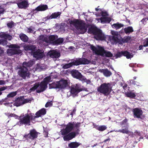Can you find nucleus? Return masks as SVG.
I'll use <instances>...</instances> for the list:
<instances>
[{
    "mask_svg": "<svg viewBox=\"0 0 148 148\" xmlns=\"http://www.w3.org/2000/svg\"><path fill=\"white\" fill-rule=\"evenodd\" d=\"M16 3L18 7L20 9H25L29 5L28 1L26 0H19Z\"/></svg>",
    "mask_w": 148,
    "mask_h": 148,
    "instance_id": "12",
    "label": "nucleus"
},
{
    "mask_svg": "<svg viewBox=\"0 0 148 148\" xmlns=\"http://www.w3.org/2000/svg\"><path fill=\"white\" fill-rule=\"evenodd\" d=\"M4 11L5 10L4 9L0 6V16L1 15V14H3Z\"/></svg>",
    "mask_w": 148,
    "mask_h": 148,
    "instance_id": "62",
    "label": "nucleus"
},
{
    "mask_svg": "<svg viewBox=\"0 0 148 148\" xmlns=\"http://www.w3.org/2000/svg\"><path fill=\"white\" fill-rule=\"evenodd\" d=\"M90 49L93 51H94L95 53L96 51L97 50V48L93 45H91Z\"/></svg>",
    "mask_w": 148,
    "mask_h": 148,
    "instance_id": "58",
    "label": "nucleus"
},
{
    "mask_svg": "<svg viewBox=\"0 0 148 148\" xmlns=\"http://www.w3.org/2000/svg\"><path fill=\"white\" fill-rule=\"evenodd\" d=\"M39 83H36L34 84V86L29 89L31 91H34L39 86Z\"/></svg>",
    "mask_w": 148,
    "mask_h": 148,
    "instance_id": "40",
    "label": "nucleus"
},
{
    "mask_svg": "<svg viewBox=\"0 0 148 148\" xmlns=\"http://www.w3.org/2000/svg\"><path fill=\"white\" fill-rule=\"evenodd\" d=\"M59 89H63L66 87L68 83L67 80H61L58 82Z\"/></svg>",
    "mask_w": 148,
    "mask_h": 148,
    "instance_id": "15",
    "label": "nucleus"
},
{
    "mask_svg": "<svg viewBox=\"0 0 148 148\" xmlns=\"http://www.w3.org/2000/svg\"><path fill=\"white\" fill-rule=\"evenodd\" d=\"M147 21V18H143L142 19L141 21V22H142L143 25H145L146 24Z\"/></svg>",
    "mask_w": 148,
    "mask_h": 148,
    "instance_id": "57",
    "label": "nucleus"
},
{
    "mask_svg": "<svg viewBox=\"0 0 148 148\" xmlns=\"http://www.w3.org/2000/svg\"><path fill=\"white\" fill-rule=\"evenodd\" d=\"M81 80L84 81L87 84H89L91 82L90 80L89 79H87L86 78L83 76Z\"/></svg>",
    "mask_w": 148,
    "mask_h": 148,
    "instance_id": "50",
    "label": "nucleus"
},
{
    "mask_svg": "<svg viewBox=\"0 0 148 148\" xmlns=\"http://www.w3.org/2000/svg\"><path fill=\"white\" fill-rule=\"evenodd\" d=\"M48 8V6L46 5H40L37 7L36 9V10L37 11H44Z\"/></svg>",
    "mask_w": 148,
    "mask_h": 148,
    "instance_id": "27",
    "label": "nucleus"
},
{
    "mask_svg": "<svg viewBox=\"0 0 148 148\" xmlns=\"http://www.w3.org/2000/svg\"><path fill=\"white\" fill-rule=\"evenodd\" d=\"M111 85L110 83H103L97 88V91L105 96H108L110 93V90L112 89Z\"/></svg>",
    "mask_w": 148,
    "mask_h": 148,
    "instance_id": "5",
    "label": "nucleus"
},
{
    "mask_svg": "<svg viewBox=\"0 0 148 148\" xmlns=\"http://www.w3.org/2000/svg\"><path fill=\"white\" fill-rule=\"evenodd\" d=\"M76 110L75 109H74L70 113V115L72 116V118L73 115L75 113Z\"/></svg>",
    "mask_w": 148,
    "mask_h": 148,
    "instance_id": "63",
    "label": "nucleus"
},
{
    "mask_svg": "<svg viewBox=\"0 0 148 148\" xmlns=\"http://www.w3.org/2000/svg\"><path fill=\"white\" fill-rule=\"evenodd\" d=\"M36 47L32 45H25L23 46L24 49L26 51H34Z\"/></svg>",
    "mask_w": 148,
    "mask_h": 148,
    "instance_id": "20",
    "label": "nucleus"
},
{
    "mask_svg": "<svg viewBox=\"0 0 148 148\" xmlns=\"http://www.w3.org/2000/svg\"><path fill=\"white\" fill-rule=\"evenodd\" d=\"M9 47L12 48H14V49H19L20 48V47L16 44H12L10 45Z\"/></svg>",
    "mask_w": 148,
    "mask_h": 148,
    "instance_id": "48",
    "label": "nucleus"
},
{
    "mask_svg": "<svg viewBox=\"0 0 148 148\" xmlns=\"http://www.w3.org/2000/svg\"><path fill=\"white\" fill-rule=\"evenodd\" d=\"M19 69L18 73L21 77L24 79H25L26 77L27 78L30 77V73L27 68L26 67L21 66L20 67Z\"/></svg>",
    "mask_w": 148,
    "mask_h": 148,
    "instance_id": "8",
    "label": "nucleus"
},
{
    "mask_svg": "<svg viewBox=\"0 0 148 148\" xmlns=\"http://www.w3.org/2000/svg\"><path fill=\"white\" fill-rule=\"evenodd\" d=\"M143 46L144 47H146L148 46V38H146L143 42Z\"/></svg>",
    "mask_w": 148,
    "mask_h": 148,
    "instance_id": "53",
    "label": "nucleus"
},
{
    "mask_svg": "<svg viewBox=\"0 0 148 148\" xmlns=\"http://www.w3.org/2000/svg\"><path fill=\"white\" fill-rule=\"evenodd\" d=\"M81 123L76 122L75 121L69 122L67 125H62L63 127H65V129L62 130H79L81 125Z\"/></svg>",
    "mask_w": 148,
    "mask_h": 148,
    "instance_id": "6",
    "label": "nucleus"
},
{
    "mask_svg": "<svg viewBox=\"0 0 148 148\" xmlns=\"http://www.w3.org/2000/svg\"><path fill=\"white\" fill-rule=\"evenodd\" d=\"M50 56L53 58H57L60 56V53L56 51L53 50L49 54Z\"/></svg>",
    "mask_w": 148,
    "mask_h": 148,
    "instance_id": "25",
    "label": "nucleus"
},
{
    "mask_svg": "<svg viewBox=\"0 0 148 148\" xmlns=\"http://www.w3.org/2000/svg\"><path fill=\"white\" fill-rule=\"evenodd\" d=\"M81 143L76 142H72L68 144V146L70 148H76L79 147Z\"/></svg>",
    "mask_w": 148,
    "mask_h": 148,
    "instance_id": "28",
    "label": "nucleus"
},
{
    "mask_svg": "<svg viewBox=\"0 0 148 148\" xmlns=\"http://www.w3.org/2000/svg\"><path fill=\"white\" fill-rule=\"evenodd\" d=\"M31 101V100L30 99H23V104H24L26 103H30Z\"/></svg>",
    "mask_w": 148,
    "mask_h": 148,
    "instance_id": "56",
    "label": "nucleus"
},
{
    "mask_svg": "<svg viewBox=\"0 0 148 148\" xmlns=\"http://www.w3.org/2000/svg\"><path fill=\"white\" fill-rule=\"evenodd\" d=\"M39 39L40 40H42L43 41L45 42H48L49 40L47 38L45 37L43 35H41L39 37Z\"/></svg>",
    "mask_w": 148,
    "mask_h": 148,
    "instance_id": "45",
    "label": "nucleus"
},
{
    "mask_svg": "<svg viewBox=\"0 0 148 148\" xmlns=\"http://www.w3.org/2000/svg\"><path fill=\"white\" fill-rule=\"evenodd\" d=\"M43 134L45 137H47L48 136V130H44Z\"/></svg>",
    "mask_w": 148,
    "mask_h": 148,
    "instance_id": "60",
    "label": "nucleus"
},
{
    "mask_svg": "<svg viewBox=\"0 0 148 148\" xmlns=\"http://www.w3.org/2000/svg\"><path fill=\"white\" fill-rule=\"evenodd\" d=\"M58 38V36L57 35H51L49 37V39L50 43H52L53 44V42L56 40V39Z\"/></svg>",
    "mask_w": 148,
    "mask_h": 148,
    "instance_id": "34",
    "label": "nucleus"
},
{
    "mask_svg": "<svg viewBox=\"0 0 148 148\" xmlns=\"http://www.w3.org/2000/svg\"><path fill=\"white\" fill-rule=\"evenodd\" d=\"M99 6H98L97 8H95V10L96 11L98 12V11H99V12H100V13L101 14V12H102L103 11L102 10L101 8H99Z\"/></svg>",
    "mask_w": 148,
    "mask_h": 148,
    "instance_id": "61",
    "label": "nucleus"
},
{
    "mask_svg": "<svg viewBox=\"0 0 148 148\" xmlns=\"http://www.w3.org/2000/svg\"><path fill=\"white\" fill-rule=\"evenodd\" d=\"M89 60L85 58H77L72 62L64 65L63 68L64 69L69 68L73 66H78L80 64H89Z\"/></svg>",
    "mask_w": 148,
    "mask_h": 148,
    "instance_id": "3",
    "label": "nucleus"
},
{
    "mask_svg": "<svg viewBox=\"0 0 148 148\" xmlns=\"http://www.w3.org/2000/svg\"><path fill=\"white\" fill-rule=\"evenodd\" d=\"M131 37L129 36L125 37L122 39V41L123 43H127L131 39Z\"/></svg>",
    "mask_w": 148,
    "mask_h": 148,
    "instance_id": "44",
    "label": "nucleus"
},
{
    "mask_svg": "<svg viewBox=\"0 0 148 148\" xmlns=\"http://www.w3.org/2000/svg\"><path fill=\"white\" fill-rule=\"evenodd\" d=\"M12 38V36L10 35L9 34V36H7V37H6L5 39H8L9 40H11Z\"/></svg>",
    "mask_w": 148,
    "mask_h": 148,
    "instance_id": "64",
    "label": "nucleus"
},
{
    "mask_svg": "<svg viewBox=\"0 0 148 148\" xmlns=\"http://www.w3.org/2000/svg\"><path fill=\"white\" fill-rule=\"evenodd\" d=\"M16 92H12L7 95V97L8 98L16 96Z\"/></svg>",
    "mask_w": 148,
    "mask_h": 148,
    "instance_id": "46",
    "label": "nucleus"
},
{
    "mask_svg": "<svg viewBox=\"0 0 148 148\" xmlns=\"http://www.w3.org/2000/svg\"><path fill=\"white\" fill-rule=\"evenodd\" d=\"M88 32L94 35V38L97 40H104L106 39V36L102 30L96 27L91 26L88 28Z\"/></svg>",
    "mask_w": 148,
    "mask_h": 148,
    "instance_id": "1",
    "label": "nucleus"
},
{
    "mask_svg": "<svg viewBox=\"0 0 148 148\" xmlns=\"http://www.w3.org/2000/svg\"><path fill=\"white\" fill-rule=\"evenodd\" d=\"M7 36H9V34L3 33L0 34V37L5 39L6 37H7Z\"/></svg>",
    "mask_w": 148,
    "mask_h": 148,
    "instance_id": "55",
    "label": "nucleus"
},
{
    "mask_svg": "<svg viewBox=\"0 0 148 148\" xmlns=\"http://www.w3.org/2000/svg\"><path fill=\"white\" fill-rule=\"evenodd\" d=\"M101 15L102 16V17H107L109 16L107 12L106 11H103L101 13Z\"/></svg>",
    "mask_w": 148,
    "mask_h": 148,
    "instance_id": "47",
    "label": "nucleus"
},
{
    "mask_svg": "<svg viewBox=\"0 0 148 148\" xmlns=\"http://www.w3.org/2000/svg\"><path fill=\"white\" fill-rule=\"evenodd\" d=\"M112 40L114 41V42L116 43H119L120 42V40L117 37L113 36L112 37Z\"/></svg>",
    "mask_w": 148,
    "mask_h": 148,
    "instance_id": "51",
    "label": "nucleus"
},
{
    "mask_svg": "<svg viewBox=\"0 0 148 148\" xmlns=\"http://www.w3.org/2000/svg\"><path fill=\"white\" fill-rule=\"evenodd\" d=\"M124 26L123 24L117 22L116 23L114 24L112 26L113 28H115L117 30L123 27Z\"/></svg>",
    "mask_w": 148,
    "mask_h": 148,
    "instance_id": "33",
    "label": "nucleus"
},
{
    "mask_svg": "<svg viewBox=\"0 0 148 148\" xmlns=\"http://www.w3.org/2000/svg\"><path fill=\"white\" fill-rule=\"evenodd\" d=\"M7 52L9 55H13L21 53H22V51L20 49H10L8 50Z\"/></svg>",
    "mask_w": 148,
    "mask_h": 148,
    "instance_id": "16",
    "label": "nucleus"
},
{
    "mask_svg": "<svg viewBox=\"0 0 148 148\" xmlns=\"http://www.w3.org/2000/svg\"><path fill=\"white\" fill-rule=\"evenodd\" d=\"M19 36L21 40L23 42H28L29 38L26 35L23 33H21Z\"/></svg>",
    "mask_w": 148,
    "mask_h": 148,
    "instance_id": "30",
    "label": "nucleus"
},
{
    "mask_svg": "<svg viewBox=\"0 0 148 148\" xmlns=\"http://www.w3.org/2000/svg\"><path fill=\"white\" fill-rule=\"evenodd\" d=\"M34 28L32 26H30L29 27H27L25 31L28 33H33L34 31Z\"/></svg>",
    "mask_w": 148,
    "mask_h": 148,
    "instance_id": "42",
    "label": "nucleus"
},
{
    "mask_svg": "<svg viewBox=\"0 0 148 148\" xmlns=\"http://www.w3.org/2000/svg\"><path fill=\"white\" fill-rule=\"evenodd\" d=\"M126 95L127 97L132 99L136 97V95L135 93L130 92H127L126 94Z\"/></svg>",
    "mask_w": 148,
    "mask_h": 148,
    "instance_id": "39",
    "label": "nucleus"
},
{
    "mask_svg": "<svg viewBox=\"0 0 148 148\" xmlns=\"http://www.w3.org/2000/svg\"><path fill=\"white\" fill-rule=\"evenodd\" d=\"M64 41V39L62 38H59L56 39V40L53 42V45H58L61 44L63 43Z\"/></svg>",
    "mask_w": 148,
    "mask_h": 148,
    "instance_id": "36",
    "label": "nucleus"
},
{
    "mask_svg": "<svg viewBox=\"0 0 148 148\" xmlns=\"http://www.w3.org/2000/svg\"><path fill=\"white\" fill-rule=\"evenodd\" d=\"M115 56L116 58H120L122 56L126 57L127 59L131 58L133 57V55L132 53H130L127 51H121L120 52H117Z\"/></svg>",
    "mask_w": 148,
    "mask_h": 148,
    "instance_id": "9",
    "label": "nucleus"
},
{
    "mask_svg": "<svg viewBox=\"0 0 148 148\" xmlns=\"http://www.w3.org/2000/svg\"><path fill=\"white\" fill-rule=\"evenodd\" d=\"M43 53L40 49H38L33 53L34 57L37 58H42L43 57Z\"/></svg>",
    "mask_w": 148,
    "mask_h": 148,
    "instance_id": "19",
    "label": "nucleus"
},
{
    "mask_svg": "<svg viewBox=\"0 0 148 148\" xmlns=\"http://www.w3.org/2000/svg\"><path fill=\"white\" fill-rule=\"evenodd\" d=\"M29 115L30 116V121H35L36 119L38 118L36 113L35 114V116L34 115L33 113H30L29 114Z\"/></svg>",
    "mask_w": 148,
    "mask_h": 148,
    "instance_id": "38",
    "label": "nucleus"
},
{
    "mask_svg": "<svg viewBox=\"0 0 148 148\" xmlns=\"http://www.w3.org/2000/svg\"><path fill=\"white\" fill-rule=\"evenodd\" d=\"M49 88L50 89L58 88L59 89L58 82H54L51 84H49Z\"/></svg>",
    "mask_w": 148,
    "mask_h": 148,
    "instance_id": "35",
    "label": "nucleus"
},
{
    "mask_svg": "<svg viewBox=\"0 0 148 148\" xmlns=\"http://www.w3.org/2000/svg\"><path fill=\"white\" fill-rule=\"evenodd\" d=\"M105 51V50L103 47L99 46L95 53L97 55L104 56V53Z\"/></svg>",
    "mask_w": 148,
    "mask_h": 148,
    "instance_id": "21",
    "label": "nucleus"
},
{
    "mask_svg": "<svg viewBox=\"0 0 148 148\" xmlns=\"http://www.w3.org/2000/svg\"><path fill=\"white\" fill-rule=\"evenodd\" d=\"M51 78L49 76H47L44 78L43 81V82L46 84L47 85L49 82Z\"/></svg>",
    "mask_w": 148,
    "mask_h": 148,
    "instance_id": "43",
    "label": "nucleus"
},
{
    "mask_svg": "<svg viewBox=\"0 0 148 148\" xmlns=\"http://www.w3.org/2000/svg\"><path fill=\"white\" fill-rule=\"evenodd\" d=\"M72 76L74 78L81 80L83 75L77 70L72 71L71 72Z\"/></svg>",
    "mask_w": 148,
    "mask_h": 148,
    "instance_id": "14",
    "label": "nucleus"
},
{
    "mask_svg": "<svg viewBox=\"0 0 148 148\" xmlns=\"http://www.w3.org/2000/svg\"><path fill=\"white\" fill-rule=\"evenodd\" d=\"M20 118L19 119V123L20 125L25 124L30 125V118L29 115L28 114H25V116H24L22 118H21V116L19 117Z\"/></svg>",
    "mask_w": 148,
    "mask_h": 148,
    "instance_id": "11",
    "label": "nucleus"
},
{
    "mask_svg": "<svg viewBox=\"0 0 148 148\" xmlns=\"http://www.w3.org/2000/svg\"><path fill=\"white\" fill-rule=\"evenodd\" d=\"M133 112L134 117L138 118H140L141 115L142 114V111L139 108H136L133 110Z\"/></svg>",
    "mask_w": 148,
    "mask_h": 148,
    "instance_id": "18",
    "label": "nucleus"
},
{
    "mask_svg": "<svg viewBox=\"0 0 148 148\" xmlns=\"http://www.w3.org/2000/svg\"><path fill=\"white\" fill-rule=\"evenodd\" d=\"M83 86L79 84L72 85L70 89V93L73 97L77 96L78 93L84 90Z\"/></svg>",
    "mask_w": 148,
    "mask_h": 148,
    "instance_id": "7",
    "label": "nucleus"
},
{
    "mask_svg": "<svg viewBox=\"0 0 148 148\" xmlns=\"http://www.w3.org/2000/svg\"><path fill=\"white\" fill-rule=\"evenodd\" d=\"M107 128V127L105 125H101L99 126L98 130H106Z\"/></svg>",
    "mask_w": 148,
    "mask_h": 148,
    "instance_id": "59",
    "label": "nucleus"
},
{
    "mask_svg": "<svg viewBox=\"0 0 148 148\" xmlns=\"http://www.w3.org/2000/svg\"><path fill=\"white\" fill-rule=\"evenodd\" d=\"M116 132H122L123 133H125L126 134H129V130H119L118 131L116 130Z\"/></svg>",
    "mask_w": 148,
    "mask_h": 148,
    "instance_id": "54",
    "label": "nucleus"
},
{
    "mask_svg": "<svg viewBox=\"0 0 148 148\" xmlns=\"http://www.w3.org/2000/svg\"><path fill=\"white\" fill-rule=\"evenodd\" d=\"M24 98V96H20L16 98L14 103V106L18 107L23 105V99Z\"/></svg>",
    "mask_w": 148,
    "mask_h": 148,
    "instance_id": "17",
    "label": "nucleus"
},
{
    "mask_svg": "<svg viewBox=\"0 0 148 148\" xmlns=\"http://www.w3.org/2000/svg\"><path fill=\"white\" fill-rule=\"evenodd\" d=\"M124 32L127 34L132 33L134 31L133 27L132 26H128L125 28L124 29Z\"/></svg>",
    "mask_w": 148,
    "mask_h": 148,
    "instance_id": "29",
    "label": "nucleus"
},
{
    "mask_svg": "<svg viewBox=\"0 0 148 148\" xmlns=\"http://www.w3.org/2000/svg\"><path fill=\"white\" fill-rule=\"evenodd\" d=\"M7 44V41L5 40L0 39V45L5 46ZM3 52V51L0 47V55Z\"/></svg>",
    "mask_w": 148,
    "mask_h": 148,
    "instance_id": "31",
    "label": "nucleus"
},
{
    "mask_svg": "<svg viewBox=\"0 0 148 148\" xmlns=\"http://www.w3.org/2000/svg\"><path fill=\"white\" fill-rule=\"evenodd\" d=\"M53 105V101H51L50 102H47L45 105V107L46 108L49 106H51Z\"/></svg>",
    "mask_w": 148,
    "mask_h": 148,
    "instance_id": "52",
    "label": "nucleus"
},
{
    "mask_svg": "<svg viewBox=\"0 0 148 148\" xmlns=\"http://www.w3.org/2000/svg\"><path fill=\"white\" fill-rule=\"evenodd\" d=\"M7 27L10 28H12L14 25V23L12 21L8 23L7 24Z\"/></svg>",
    "mask_w": 148,
    "mask_h": 148,
    "instance_id": "49",
    "label": "nucleus"
},
{
    "mask_svg": "<svg viewBox=\"0 0 148 148\" xmlns=\"http://www.w3.org/2000/svg\"><path fill=\"white\" fill-rule=\"evenodd\" d=\"M33 64V62L32 61L28 62H24L23 63V66L24 67H29L32 66Z\"/></svg>",
    "mask_w": 148,
    "mask_h": 148,
    "instance_id": "37",
    "label": "nucleus"
},
{
    "mask_svg": "<svg viewBox=\"0 0 148 148\" xmlns=\"http://www.w3.org/2000/svg\"><path fill=\"white\" fill-rule=\"evenodd\" d=\"M47 85L42 81L40 84H39L40 89H41L42 91H44L45 90L46 88L47 87Z\"/></svg>",
    "mask_w": 148,
    "mask_h": 148,
    "instance_id": "32",
    "label": "nucleus"
},
{
    "mask_svg": "<svg viewBox=\"0 0 148 148\" xmlns=\"http://www.w3.org/2000/svg\"><path fill=\"white\" fill-rule=\"evenodd\" d=\"M69 23L71 25L74 26L79 31L80 34H83L87 31V27L84 21L74 19L70 21Z\"/></svg>",
    "mask_w": 148,
    "mask_h": 148,
    "instance_id": "2",
    "label": "nucleus"
},
{
    "mask_svg": "<svg viewBox=\"0 0 148 148\" xmlns=\"http://www.w3.org/2000/svg\"><path fill=\"white\" fill-rule=\"evenodd\" d=\"M102 23H109L111 21V19L110 17H101L99 19Z\"/></svg>",
    "mask_w": 148,
    "mask_h": 148,
    "instance_id": "24",
    "label": "nucleus"
},
{
    "mask_svg": "<svg viewBox=\"0 0 148 148\" xmlns=\"http://www.w3.org/2000/svg\"><path fill=\"white\" fill-rule=\"evenodd\" d=\"M128 119L125 118L122 122L120 123V125L123 128L122 130H127L128 128L129 125L127 122Z\"/></svg>",
    "mask_w": 148,
    "mask_h": 148,
    "instance_id": "22",
    "label": "nucleus"
},
{
    "mask_svg": "<svg viewBox=\"0 0 148 148\" xmlns=\"http://www.w3.org/2000/svg\"><path fill=\"white\" fill-rule=\"evenodd\" d=\"M61 14V12H59L52 13L51 15H48L45 17V21H47L49 19L56 18L57 17L59 18Z\"/></svg>",
    "mask_w": 148,
    "mask_h": 148,
    "instance_id": "13",
    "label": "nucleus"
},
{
    "mask_svg": "<svg viewBox=\"0 0 148 148\" xmlns=\"http://www.w3.org/2000/svg\"><path fill=\"white\" fill-rule=\"evenodd\" d=\"M99 72L103 73L105 76L107 77H110L112 74V73L107 69H100Z\"/></svg>",
    "mask_w": 148,
    "mask_h": 148,
    "instance_id": "23",
    "label": "nucleus"
},
{
    "mask_svg": "<svg viewBox=\"0 0 148 148\" xmlns=\"http://www.w3.org/2000/svg\"><path fill=\"white\" fill-rule=\"evenodd\" d=\"M46 109L43 108L38 111L36 112V113L39 118L41 117L42 116L45 115L46 114Z\"/></svg>",
    "mask_w": 148,
    "mask_h": 148,
    "instance_id": "26",
    "label": "nucleus"
},
{
    "mask_svg": "<svg viewBox=\"0 0 148 148\" xmlns=\"http://www.w3.org/2000/svg\"><path fill=\"white\" fill-rule=\"evenodd\" d=\"M104 56L106 57H112L113 56V54L110 52L105 50L104 53Z\"/></svg>",
    "mask_w": 148,
    "mask_h": 148,
    "instance_id": "41",
    "label": "nucleus"
},
{
    "mask_svg": "<svg viewBox=\"0 0 148 148\" xmlns=\"http://www.w3.org/2000/svg\"><path fill=\"white\" fill-rule=\"evenodd\" d=\"M36 130H31L29 133L24 135V137L27 140L29 139L33 140L36 138L38 137V133L37 132Z\"/></svg>",
    "mask_w": 148,
    "mask_h": 148,
    "instance_id": "10",
    "label": "nucleus"
},
{
    "mask_svg": "<svg viewBox=\"0 0 148 148\" xmlns=\"http://www.w3.org/2000/svg\"><path fill=\"white\" fill-rule=\"evenodd\" d=\"M72 130H61V134L64 135L63 139L64 141H69L74 138L77 135L79 134V130H77L75 132H70Z\"/></svg>",
    "mask_w": 148,
    "mask_h": 148,
    "instance_id": "4",
    "label": "nucleus"
}]
</instances>
